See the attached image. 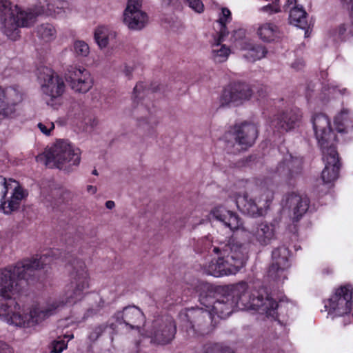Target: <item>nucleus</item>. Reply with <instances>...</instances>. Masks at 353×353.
Wrapping results in <instances>:
<instances>
[{"mask_svg": "<svg viewBox=\"0 0 353 353\" xmlns=\"http://www.w3.org/2000/svg\"><path fill=\"white\" fill-rule=\"evenodd\" d=\"M67 245L64 252L50 249L0 269L1 320L30 327L82 299L90 287L89 273Z\"/></svg>", "mask_w": 353, "mask_h": 353, "instance_id": "1", "label": "nucleus"}, {"mask_svg": "<svg viewBox=\"0 0 353 353\" xmlns=\"http://www.w3.org/2000/svg\"><path fill=\"white\" fill-rule=\"evenodd\" d=\"M204 288L206 291L199 294L201 304L221 319L228 317L236 308H250L274 320L279 319V303L268 293L265 296L259 293L251 295L245 281L220 286L216 290L209 285Z\"/></svg>", "mask_w": 353, "mask_h": 353, "instance_id": "2", "label": "nucleus"}, {"mask_svg": "<svg viewBox=\"0 0 353 353\" xmlns=\"http://www.w3.org/2000/svg\"><path fill=\"white\" fill-rule=\"evenodd\" d=\"M312 125L322 152L323 159L325 163L321 179L324 183H330L337 179L341 166L336 147L337 137L331 128L329 118L325 114H314L312 117Z\"/></svg>", "mask_w": 353, "mask_h": 353, "instance_id": "3", "label": "nucleus"}, {"mask_svg": "<svg viewBox=\"0 0 353 353\" xmlns=\"http://www.w3.org/2000/svg\"><path fill=\"white\" fill-rule=\"evenodd\" d=\"M213 252L221 256L216 260L211 261L206 266L205 272L215 277L235 274L245 265L248 259L247 246L231 239L227 243H221L219 246L214 247Z\"/></svg>", "mask_w": 353, "mask_h": 353, "instance_id": "4", "label": "nucleus"}, {"mask_svg": "<svg viewBox=\"0 0 353 353\" xmlns=\"http://www.w3.org/2000/svg\"><path fill=\"white\" fill-rule=\"evenodd\" d=\"M44 13V7L40 6L23 10L15 5L14 11L10 0H0V29L9 39L16 41L20 37V28L32 26L37 17Z\"/></svg>", "mask_w": 353, "mask_h": 353, "instance_id": "5", "label": "nucleus"}, {"mask_svg": "<svg viewBox=\"0 0 353 353\" xmlns=\"http://www.w3.org/2000/svg\"><path fill=\"white\" fill-rule=\"evenodd\" d=\"M37 161H43L49 168H58L69 172L72 165L77 166L80 163L81 152L67 141L59 140L44 153L37 156Z\"/></svg>", "mask_w": 353, "mask_h": 353, "instance_id": "6", "label": "nucleus"}, {"mask_svg": "<svg viewBox=\"0 0 353 353\" xmlns=\"http://www.w3.org/2000/svg\"><path fill=\"white\" fill-rule=\"evenodd\" d=\"M182 329L185 330L189 336H203L212 331V313L206 308L199 307L186 309L184 313H181Z\"/></svg>", "mask_w": 353, "mask_h": 353, "instance_id": "7", "label": "nucleus"}, {"mask_svg": "<svg viewBox=\"0 0 353 353\" xmlns=\"http://www.w3.org/2000/svg\"><path fill=\"white\" fill-rule=\"evenodd\" d=\"M258 192L259 196L254 199H248L247 194L238 195L235 202L239 210L252 217L265 215L273 200L274 192L265 186L259 188Z\"/></svg>", "mask_w": 353, "mask_h": 353, "instance_id": "8", "label": "nucleus"}, {"mask_svg": "<svg viewBox=\"0 0 353 353\" xmlns=\"http://www.w3.org/2000/svg\"><path fill=\"white\" fill-rule=\"evenodd\" d=\"M353 286L350 283L334 289L330 297L324 301L325 310L334 316L350 314L353 309Z\"/></svg>", "mask_w": 353, "mask_h": 353, "instance_id": "9", "label": "nucleus"}, {"mask_svg": "<svg viewBox=\"0 0 353 353\" xmlns=\"http://www.w3.org/2000/svg\"><path fill=\"white\" fill-rule=\"evenodd\" d=\"M301 111L297 108L278 111L269 121V125L276 136H283L299 128L302 121Z\"/></svg>", "mask_w": 353, "mask_h": 353, "instance_id": "10", "label": "nucleus"}, {"mask_svg": "<svg viewBox=\"0 0 353 353\" xmlns=\"http://www.w3.org/2000/svg\"><path fill=\"white\" fill-rule=\"evenodd\" d=\"M249 84L241 81L230 82L225 85L220 94V107L238 106L249 100L252 95Z\"/></svg>", "mask_w": 353, "mask_h": 353, "instance_id": "11", "label": "nucleus"}, {"mask_svg": "<svg viewBox=\"0 0 353 353\" xmlns=\"http://www.w3.org/2000/svg\"><path fill=\"white\" fill-rule=\"evenodd\" d=\"M176 332L175 321L171 316L168 315L153 321L149 331L151 341L159 345L170 343L174 338Z\"/></svg>", "mask_w": 353, "mask_h": 353, "instance_id": "12", "label": "nucleus"}, {"mask_svg": "<svg viewBox=\"0 0 353 353\" xmlns=\"http://www.w3.org/2000/svg\"><path fill=\"white\" fill-rule=\"evenodd\" d=\"M259 134L257 126L251 122H243L235 124L232 128L225 134V138L231 136L241 150H247L252 147Z\"/></svg>", "mask_w": 353, "mask_h": 353, "instance_id": "13", "label": "nucleus"}, {"mask_svg": "<svg viewBox=\"0 0 353 353\" xmlns=\"http://www.w3.org/2000/svg\"><path fill=\"white\" fill-rule=\"evenodd\" d=\"M65 80L76 92L86 93L93 86V79L84 68L70 65L65 73Z\"/></svg>", "mask_w": 353, "mask_h": 353, "instance_id": "14", "label": "nucleus"}, {"mask_svg": "<svg viewBox=\"0 0 353 353\" xmlns=\"http://www.w3.org/2000/svg\"><path fill=\"white\" fill-rule=\"evenodd\" d=\"M290 251L285 245L279 246L272 250V263L269 268L268 274L274 280L280 281L287 279L284 272L290 266Z\"/></svg>", "mask_w": 353, "mask_h": 353, "instance_id": "15", "label": "nucleus"}, {"mask_svg": "<svg viewBox=\"0 0 353 353\" xmlns=\"http://www.w3.org/2000/svg\"><path fill=\"white\" fill-rule=\"evenodd\" d=\"M112 319L119 325L124 324L132 330H139L145 322V317L141 309L135 305H128L117 311Z\"/></svg>", "mask_w": 353, "mask_h": 353, "instance_id": "16", "label": "nucleus"}, {"mask_svg": "<svg viewBox=\"0 0 353 353\" xmlns=\"http://www.w3.org/2000/svg\"><path fill=\"white\" fill-rule=\"evenodd\" d=\"M142 0H128L123 13V21L129 28L142 29L147 22L148 16L141 10Z\"/></svg>", "mask_w": 353, "mask_h": 353, "instance_id": "17", "label": "nucleus"}, {"mask_svg": "<svg viewBox=\"0 0 353 353\" xmlns=\"http://www.w3.org/2000/svg\"><path fill=\"white\" fill-rule=\"evenodd\" d=\"M303 159L300 157H293L291 154L286 155L279 163L276 173L285 178L289 183L301 175L303 171Z\"/></svg>", "mask_w": 353, "mask_h": 353, "instance_id": "18", "label": "nucleus"}, {"mask_svg": "<svg viewBox=\"0 0 353 353\" xmlns=\"http://www.w3.org/2000/svg\"><path fill=\"white\" fill-rule=\"evenodd\" d=\"M283 201L285 206L293 214V221H299L308 211L310 200L306 195H301L294 192H289L284 196Z\"/></svg>", "mask_w": 353, "mask_h": 353, "instance_id": "19", "label": "nucleus"}, {"mask_svg": "<svg viewBox=\"0 0 353 353\" xmlns=\"http://www.w3.org/2000/svg\"><path fill=\"white\" fill-rule=\"evenodd\" d=\"M41 89L43 92L52 100L63 94L65 91V83L62 77L50 71V74L46 75Z\"/></svg>", "mask_w": 353, "mask_h": 353, "instance_id": "20", "label": "nucleus"}, {"mask_svg": "<svg viewBox=\"0 0 353 353\" xmlns=\"http://www.w3.org/2000/svg\"><path fill=\"white\" fill-rule=\"evenodd\" d=\"M212 214L216 220L230 228L231 231L238 230L242 225V221L239 215L225 208L219 206L212 210Z\"/></svg>", "mask_w": 353, "mask_h": 353, "instance_id": "21", "label": "nucleus"}, {"mask_svg": "<svg viewBox=\"0 0 353 353\" xmlns=\"http://www.w3.org/2000/svg\"><path fill=\"white\" fill-rule=\"evenodd\" d=\"M275 227L272 223L261 222L259 223L253 230V236L261 245H267L270 243L274 237Z\"/></svg>", "mask_w": 353, "mask_h": 353, "instance_id": "22", "label": "nucleus"}, {"mask_svg": "<svg viewBox=\"0 0 353 353\" xmlns=\"http://www.w3.org/2000/svg\"><path fill=\"white\" fill-rule=\"evenodd\" d=\"M157 91V88L151 89L147 88L144 82H139L137 83L133 90V103L137 104V107L140 105L151 114V110L147 103L145 97H149Z\"/></svg>", "mask_w": 353, "mask_h": 353, "instance_id": "23", "label": "nucleus"}, {"mask_svg": "<svg viewBox=\"0 0 353 353\" xmlns=\"http://www.w3.org/2000/svg\"><path fill=\"white\" fill-rule=\"evenodd\" d=\"M257 34L263 41L267 43L279 41L283 36L280 28L272 23H265L260 26Z\"/></svg>", "mask_w": 353, "mask_h": 353, "instance_id": "24", "label": "nucleus"}, {"mask_svg": "<svg viewBox=\"0 0 353 353\" xmlns=\"http://www.w3.org/2000/svg\"><path fill=\"white\" fill-rule=\"evenodd\" d=\"M27 196L26 191L20 186L15 187L11 196L6 199V204H3L1 209L5 214H10L17 210L21 205V201Z\"/></svg>", "mask_w": 353, "mask_h": 353, "instance_id": "25", "label": "nucleus"}, {"mask_svg": "<svg viewBox=\"0 0 353 353\" xmlns=\"http://www.w3.org/2000/svg\"><path fill=\"white\" fill-rule=\"evenodd\" d=\"M335 130L340 133L341 136L346 134H353V123L348 117V111L342 110L338 114L334 120Z\"/></svg>", "mask_w": 353, "mask_h": 353, "instance_id": "26", "label": "nucleus"}, {"mask_svg": "<svg viewBox=\"0 0 353 353\" xmlns=\"http://www.w3.org/2000/svg\"><path fill=\"white\" fill-rule=\"evenodd\" d=\"M289 20L291 24L303 30L309 28L307 14L302 6H295L290 8Z\"/></svg>", "mask_w": 353, "mask_h": 353, "instance_id": "27", "label": "nucleus"}, {"mask_svg": "<svg viewBox=\"0 0 353 353\" xmlns=\"http://www.w3.org/2000/svg\"><path fill=\"white\" fill-rule=\"evenodd\" d=\"M347 10L349 11L351 22L342 23L333 31V37L337 41H345L353 38V17L351 15V9Z\"/></svg>", "mask_w": 353, "mask_h": 353, "instance_id": "28", "label": "nucleus"}, {"mask_svg": "<svg viewBox=\"0 0 353 353\" xmlns=\"http://www.w3.org/2000/svg\"><path fill=\"white\" fill-rule=\"evenodd\" d=\"M232 20V14L230 10L228 8H223L221 10V13L219 15V17L217 20V23L219 25V31L218 32L217 36V45L220 43L221 41H224V38L228 35L229 32L227 28V23L230 22Z\"/></svg>", "mask_w": 353, "mask_h": 353, "instance_id": "29", "label": "nucleus"}, {"mask_svg": "<svg viewBox=\"0 0 353 353\" xmlns=\"http://www.w3.org/2000/svg\"><path fill=\"white\" fill-rule=\"evenodd\" d=\"M16 103L8 101L5 90L0 86V119L11 117L15 112Z\"/></svg>", "mask_w": 353, "mask_h": 353, "instance_id": "30", "label": "nucleus"}, {"mask_svg": "<svg viewBox=\"0 0 353 353\" xmlns=\"http://www.w3.org/2000/svg\"><path fill=\"white\" fill-rule=\"evenodd\" d=\"M267 53L268 50L264 46L253 44L247 50L244 57L248 61L254 62L265 57Z\"/></svg>", "mask_w": 353, "mask_h": 353, "instance_id": "31", "label": "nucleus"}, {"mask_svg": "<svg viewBox=\"0 0 353 353\" xmlns=\"http://www.w3.org/2000/svg\"><path fill=\"white\" fill-rule=\"evenodd\" d=\"M222 41L217 45V38H214V43L212 45V55L214 61L222 63L225 61L230 54V49L225 45H221Z\"/></svg>", "mask_w": 353, "mask_h": 353, "instance_id": "32", "label": "nucleus"}, {"mask_svg": "<svg viewBox=\"0 0 353 353\" xmlns=\"http://www.w3.org/2000/svg\"><path fill=\"white\" fill-rule=\"evenodd\" d=\"M37 34L45 42H48L55 38L56 30L50 23H43L37 27Z\"/></svg>", "mask_w": 353, "mask_h": 353, "instance_id": "33", "label": "nucleus"}, {"mask_svg": "<svg viewBox=\"0 0 353 353\" xmlns=\"http://www.w3.org/2000/svg\"><path fill=\"white\" fill-rule=\"evenodd\" d=\"M94 39L101 48H105L108 44V28L105 26L98 27L94 32Z\"/></svg>", "mask_w": 353, "mask_h": 353, "instance_id": "34", "label": "nucleus"}, {"mask_svg": "<svg viewBox=\"0 0 353 353\" xmlns=\"http://www.w3.org/2000/svg\"><path fill=\"white\" fill-rule=\"evenodd\" d=\"M203 348V353H235L232 348L222 343H208Z\"/></svg>", "mask_w": 353, "mask_h": 353, "instance_id": "35", "label": "nucleus"}, {"mask_svg": "<svg viewBox=\"0 0 353 353\" xmlns=\"http://www.w3.org/2000/svg\"><path fill=\"white\" fill-rule=\"evenodd\" d=\"M106 328L107 326L105 324H100L91 327L88 335V340L92 343L95 342L102 335Z\"/></svg>", "mask_w": 353, "mask_h": 353, "instance_id": "36", "label": "nucleus"}, {"mask_svg": "<svg viewBox=\"0 0 353 353\" xmlns=\"http://www.w3.org/2000/svg\"><path fill=\"white\" fill-rule=\"evenodd\" d=\"M10 184L3 176H0V209L6 204V195Z\"/></svg>", "mask_w": 353, "mask_h": 353, "instance_id": "37", "label": "nucleus"}, {"mask_svg": "<svg viewBox=\"0 0 353 353\" xmlns=\"http://www.w3.org/2000/svg\"><path fill=\"white\" fill-rule=\"evenodd\" d=\"M182 301L183 298H181L179 294H175L174 292H169L163 302V307L165 308H169L170 306L180 303Z\"/></svg>", "mask_w": 353, "mask_h": 353, "instance_id": "38", "label": "nucleus"}, {"mask_svg": "<svg viewBox=\"0 0 353 353\" xmlns=\"http://www.w3.org/2000/svg\"><path fill=\"white\" fill-rule=\"evenodd\" d=\"M75 53L81 57H86L90 52L88 45L83 41H77L74 43Z\"/></svg>", "mask_w": 353, "mask_h": 353, "instance_id": "39", "label": "nucleus"}, {"mask_svg": "<svg viewBox=\"0 0 353 353\" xmlns=\"http://www.w3.org/2000/svg\"><path fill=\"white\" fill-rule=\"evenodd\" d=\"M184 2L198 13H201L204 10V5L201 0H184Z\"/></svg>", "mask_w": 353, "mask_h": 353, "instance_id": "40", "label": "nucleus"}, {"mask_svg": "<svg viewBox=\"0 0 353 353\" xmlns=\"http://www.w3.org/2000/svg\"><path fill=\"white\" fill-rule=\"evenodd\" d=\"M67 348V343L63 339L54 341L51 345L52 352L61 353Z\"/></svg>", "mask_w": 353, "mask_h": 353, "instance_id": "41", "label": "nucleus"}, {"mask_svg": "<svg viewBox=\"0 0 353 353\" xmlns=\"http://www.w3.org/2000/svg\"><path fill=\"white\" fill-rule=\"evenodd\" d=\"M37 126L41 132L46 135H50V132L54 128V125L52 122L48 123V125L43 123H39Z\"/></svg>", "mask_w": 353, "mask_h": 353, "instance_id": "42", "label": "nucleus"}, {"mask_svg": "<svg viewBox=\"0 0 353 353\" xmlns=\"http://www.w3.org/2000/svg\"><path fill=\"white\" fill-rule=\"evenodd\" d=\"M245 37V30L239 28L234 30L232 33L231 40L233 41H238L242 40Z\"/></svg>", "mask_w": 353, "mask_h": 353, "instance_id": "43", "label": "nucleus"}, {"mask_svg": "<svg viewBox=\"0 0 353 353\" xmlns=\"http://www.w3.org/2000/svg\"><path fill=\"white\" fill-rule=\"evenodd\" d=\"M261 10L263 12H268L270 14L276 13L279 12L280 8L278 4L273 3V4H268L267 6H263Z\"/></svg>", "mask_w": 353, "mask_h": 353, "instance_id": "44", "label": "nucleus"}, {"mask_svg": "<svg viewBox=\"0 0 353 353\" xmlns=\"http://www.w3.org/2000/svg\"><path fill=\"white\" fill-rule=\"evenodd\" d=\"M0 353H13V350L6 343L0 341Z\"/></svg>", "mask_w": 353, "mask_h": 353, "instance_id": "45", "label": "nucleus"}, {"mask_svg": "<svg viewBox=\"0 0 353 353\" xmlns=\"http://www.w3.org/2000/svg\"><path fill=\"white\" fill-rule=\"evenodd\" d=\"M342 7L345 9H351V15L353 17V0H340Z\"/></svg>", "mask_w": 353, "mask_h": 353, "instance_id": "46", "label": "nucleus"}, {"mask_svg": "<svg viewBox=\"0 0 353 353\" xmlns=\"http://www.w3.org/2000/svg\"><path fill=\"white\" fill-rule=\"evenodd\" d=\"M304 65L303 61L302 60H297L294 63H292V67L299 70L301 69Z\"/></svg>", "mask_w": 353, "mask_h": 353, "instance_id": "47", "label": "nucleus"}, {"mask_svg": "<svg viewBox=\"0 0 353 353\" xmlns=\"http://www.w3.org/2000/svg\"><path fill=\"white\" fill-rule=\"evenodd\" d=\"M321 272L323 275H329L331 274L333 271L330 267H325L322 269Z\"/></svg>", "mask_w": 353, "mask_h": 353, "instance_id": "48", "label": "nucleus"}, {"mask_svg": "<svg viewBox=\"0 0 353 353\" xmlns=\"http://www.w3.org/2000/svg\"><path fill=\"white\" fill-rule=\"evenodd\" d=\"M132 71H133V68H130V67H128V66L125 67V75L127 77H129V79L130 78V76L132 74Z\"/></svg>", "mask_w": 353, "mask_h": 353, "instance_id": "49", "label": "nucleus"}, {"mask_svg": "<svg viewBox=\"0 0 353 353\" xmlns=\"http://www.w3.org/2000/svg\"><path fill=\"white\" fill-rule=\"evenodd\" d=\"M115 204L113 201H108L105 203V206L108 209H112L114 207Z\"/></svg>", "mask_w": 353, "mask_h": 353, "instance_id": "50", "label": "nucleus"}, {"mask_svg": "<svg viewBox=\"0 0 353 353\" xmlns=\"http://www.w3.org/2000/svg\"><path fill=\"white\" fill-rule=\"evenodd\" d=\"M87 190L89 192H92V194H94L97 192V188L95 186L89 185L87 186Z\"/></svg>", "mask_w": 353, "mask_h": 353, "instance_id": "51", "label": "nucleus"}, {"mask_svg": "<svg viewBox=\"0 0 353 353\" xmlns=\"http://www.w3.org/2000/svg\"><path fill=\"white\" fill-rule=\"evenodd\" d=\"M334 90H337V91L342 95L347 93V90L346 88H343L342 90L339 89L337 87L334 88Z\"/></svg>", "mask_w": 353, "mask_h": 353, "instance_id": "52", "label": "nucleus"}, {"mask_svg": "<svg viewBox=\"0 0 353 353\" xmlns=\"http://www.w3.org/2000/svg\"><path fill=\"white\" fill-rule=\"evenodd\" d=\"M287 5L290 7V6H297L296 5V0H288L287 1Z\"/></svg>", "mask_w": 353, "mask_h": 353, "instance_id": "53", "label": "nucleus"}, {"mask_svg": "<svg viewBox=\"0 0 353 353\" xmlns=\"http://www.w3.org/2000/svg\"><path fill=\"white\" fill-rule=\"evenodd\" d=\"M174 0H162L163 3L167 6L170 5Z\"/></svg>", "mask_w": 353, "mask_h": 353, "instance_id": "54", "label": "nucleus"}, {"mask_svg": "<svg viewBox=\"0 0 353 353\" xmlns=\"http://www.w3.org/2000/svg\"><path fill=\"white\" fill-rule=\"evenodd\" d=\"M92 174L94 175H98V172H97V170L96 169H94L93 171H92Z\"/></svg>", "mask_w": 353, "mask_h": 353, "instance_id": "55", "label": "nucleus"}, {"mask_svg": "<svg viewBox=\"0 0 353 353\" xmlns=\"http://www.w3.org/2000/svg\"><path fill=\"white\" fill-rule=\"evenodd\" d=\"M92 311H93V310H88L87 311V315H89V314H90V313H92Z\"/></svg>", "mask_w": 353, "mask_h": 353, "instance_id": "56", "label": "nucleus"}, {"mask_svg": "<svg viewBox=\"0 0 353 353\" xmlns=\"http://www.w3.org/2000/svg\"><path fill=\"white\" fill-rule=\"evenodd\" d=\"M139 341H136V347L137 348H139Z\"/></svg>", "mask_w": 353, "mask_h": 353, "instance_id": "57", "label": "nucleus"}, {"mask_svg": "<svg viewBox=\"0 0 353 353\" xmlns=\"http://www.w3.org/2000/svg\"><path fill=\"white\" fill-rule=\"evenodd\" d=\"M9 181H10V182H16V181L12 180V179H9Z\"/></svg>", "mask_w": 353, "mask_h": 353, "instance_id": "58", "label": "nucleus"}, {"mask_svg": "<svg viewBox=\"0 0 353 353\" xmlns=\"http://www.w3.org/2000/svg\"><path fill=\"white\" fill-rule=\"evenodd\" d=\"M352 138V135L349 137H347V139H351Z\"/></svg>", "mask_w": 353, "mask_h": 353, "instance_id": "59", "label": "nucleus"}, {"mask_svg": "<svg viewBox=\"0 0 353 353\" xmlns=\"http://www.w3.org/2000/svg\"><path fill=\"white\" fill-rule=\"evenodd\" d=\"M274 1H275V2H276V1H279V0H274Z\"/></svg>", "mask_w": 353, "mask_h": 353, "instance_id": "60", "label": "nucleus"}]
</instances>
